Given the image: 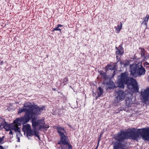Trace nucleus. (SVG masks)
Returning <instances> with one entry per match:
<instances>
[{"mask_svg": "<svg viewBox=\"0 0 149 149\" xmlns=\"http://www.w3.org/2000/svg\"><path fill=\"white\" fill-rule=\"evenodd\" d=\"M117 96L116 99L117 102L123 100L125 97V95L123 91L120 89L118 90L117 92Z\"/></svg>", "mask_w": 149, "mask_h": 149, "instance_id": "1a4fd4ad", "label": "nucleus"}, {"mask_svg": "<svg viewBox=\"0 0 149 149\" xmlns=\"http://www.w3.org/2000/svg\"><path fill=\"white\" fill-rule=\"evenodd\" d=\"M102 134H100V136L99 137L98 139H100H100H101V136Z\"/></svg>", "mask_w": 149, "mask_h": 149, "instance_id": "473e14b6", "label": "nucleus"}, {"mask_svg": "<svg viewBox=\"0 0 149 149\" xmlns=\"http://www.w3.org/2000/svg\"><path fill=\"white\" fill-rule=\"evenodd\" d=\"M131 78L129 76V74L127 72H125L122 73L119 77L117 83L119 87L124 88V85H127L130 82Z\"/></svg>", "mask_w": 149, "mask_h": 149, "instance_id": "423d86ee", "label": "nucleus"}, {"mask_svg": "<svg viewBox=\"0 0 149 149\" xmlns=\"http://www.w3.org/2000/svg\"><path fill=\"white\" fill-rule=\"evenodd\" d=\"M139 49L141 50V56L142 57H144V60H147V56H145V53H146V50L142 48H139Z\"/></svg>", "mask_w": 149, "mask_h": 149, "instance_id": "9b49d317", "label": "nucleus"}, {"mask_svg": "<svg viewBox=\"0 0 149 149\" xmlns=\"http://www.w3.org/2000/svg\"><path fill=\"white\" fill-rule=\"evenodd\" d=\"M130 68L131 74L133 76L136 74L139 76H141L145 74L146 70L141 64L130 65Z\"/></svg>", "mask_w": 149, "mask_h": 149, "instance_id": "39448f33", "label": "nucleus"}, {"mask_svg": "<svg viewBox=\"0 0 149 149\" xmlns=\"http://www.w3.org/2000/svg\"><path fill=\"white\" fill-rule=\"evenodd\" d=\"M55 128L57 130L59 134L60 140L58 144L61 146L62 149H72V146L69 142V139L68 136L66 135V131L63 127L55 126Z\"/></svg>", "mask_w": 149, "mask_h": 149, "instance_id": "20e7f679", "label": "nucleus"}, {"mask_svg": "<svg viewBox=\"0 0 149 149\" xmlns=\"http://www.w3.org/2000/svg\"><path fill=\"white\" fill-rule=\"evenodd\" d=\"M100 139H98V143H99V142H100Z\"/></svg>", "mask_w": 149, "mask_h": 149, "instance_id": "f704fd0d", "label": "nucleus"}, {"mask_svg": "<svg viewBox=\"0 0 149 149\" xmlns=\"http://www.w3.org/2000/svg\"><path fill=\"white\" fill-rule=\"evenodd\" d=\"M100 74L102 75V77L103 79H106L107 78L106 73L102 70L101 71Z\"/></svg>", "mask_w": 149, "mask_h": 149, "instance_id": "412c9836", "label": "nucleus"}, {"mask_svg": "<svg viewBox=\"0 0 149 149\" xmlns=\"http://www.w3.org/2000/svg\"><path fill=\"white\" fill-rule=\"evenodd\" d=\"M6 122L5 121V118H3L2 119V121H1V122L0 123V129L2 130L3 129V127L4 126V125L6 123Z\"/></svg>", "mask_w": 149, "mask_h": 149, "instance_id": "dca6fc26", "label": "nucleus"}, {"mask_svg": "<svg viewBox=\"0 0 149 149\" xmlns=\"http://www.w3.org/2000/svg\"><path fill=\"white\" fill-rule=\"evenodd\" d=\"M141 94L144 102H146L149 97V87L146 88L143 91H141Z\"/></svg>", "mask_w": 149, "mask_h": 149, "instance_id": "6e6552de", "label": "nucleus"}, {"mask_svg": "<svg viewBox=\"0 0 149 149\" xmlns=\"http://www.w3.org/2000/svg\"><path fill=\"white\" fill-rule=\"evenodd\" d=\"M60 31V32L61 33V29H60L59 28V27H58V26H57V27H56L55 28H54L52 30V31Z\"/></svg>", "mask_w": 149, "mask_h": 149, "instance_id": "b1692460", "label": "nucleus"}, {"mask_svg": "<svg viewBox=\"0 0 149 149\" xmlns=\"http://www.w3.org/2000/svg\"><path fill=\"white\" fill-rule=\"evenodd\" d=\"M116 57L117 61L115 63L117 64L118 62H119L121 65H122V64H123V61H121L120 57L118 56H117V55L116 56Z\"/></svg>", "mask_w": 149, "mask_h": 149, "instance_id": "aec40b11", "label": "nucleus"}, {"mask_svg": "<svg viewBox=\"0 0 149 149\" xmlns=\"http://www.w3.org/2000/svg\"><path fill=\"white\" fill-rule=\"evenodd\" d=\"M52 90H53V91H55V88H52Z\"/></svg>", "mask_w": 149, "mask_h": 149, "instance_id": "c9c22d12", "label": "nucleus"}, {"mask_svg": "<svg viewBox=\"0 0 149 149\" xmlns=\"http://www.w3.org/2000/svg\"><path fill=\"white\" fill-rule=\"evenodd\" d=\"M130 80V82L127 85L128 89L132 90L133 93H138L139 87L136 80L133 78H131Z\"/></svg>", "mask_w": 149, "mask_h": 149, "instance_id": "0eeeda50", "label": "nucleus"}, {"mask_svg": "<svg viewBox=\"0 0 149 149\" xmlns=\"http://www.w3.org/2000/svg\"><path fill=\"white\" fill-rule=\"evenodd\" d=\"M116 74V73L115 72V71H114L113 73H112V75H111V78H113L114 77L115 75Z\"/></svg>", "mask_w": 149, "mask_h": 149, "instance_id": "a878e982", "label": "nucleus"}, {"mask_svg": "<svg viewBox=\"0 0 149 149\" xmlns=\"http://www.w3.org/2000/svg\"><path fill=\"white\" fill-rule=\"evenodd\" d=\"M5 136H3L2 137H0V144H2L3 141H4V138Z\"/></svg>", "mask_w": 149, "mask_h": 149, "instance_id": "5701e85b", "label": "nucleus"}, {"mask_svg": "<svg viewBox=\"0 0 149 149\" xmlns=\"http://www.w3.org/2000/svg\"><path fill=\"white\" fill-rule=\"evenodd\" d=\"M144 65H149V63L148 62H146L144 63Z\"/></svg>", "mask_w": 149, "mask_h": 149, "instance_id": "cd10ccee", "label": "nucleus"}, {"mask_svg": "<svg viewBox=\"0 0 149 149\" xmlns=\"http://www.w3.org/2000/svg\"><path fill=\"white\" fill-rule=\"evenodd\" d=\"M0 149H4V148L2 146H0Z\"/></svg>", "mask_w": 149, "mask_h": 149, "instance_id": "7c9ffc66", "label": "nucleus"}, {"mask_svg": "<svg viewBox=\"0 0 149 149\" xmlns=\"http://www.w3.org/2000/svg\"><path fill=\"white\" fill-rule=\"evenodd\" d=\"M36 116H34L32 117V127L34 129L33 131L31 129L27 131L26 132L27 136H31L34 135L37 137L38 139H40V136L38 135V132L36 130V127L38 126L39 127L37 129L38 130H40L42 129H47L49 127V125H45V122L44 120L40 119L36 120Z\"/></svg>", "mask_w": 149, "mask_h": 149, "instance_id": "7ed1b4c3", "label": "nucleus"}, {"mask_svg": "<svg viewBox=\"0 0 149 149\" xmlns=\"http://www.w3.org/2000/svg\"><path fill=\"white\" fill-rule=\"evenodd\" d=\"M68 78L67 77L64 78L63 80V81H61V84H63V85H65L66 84L68 83Z\"/></svg>", "mask_w": 149, "mask_h": 149, "instance_id": "a211bd4d", "label": "nucleus"}, {"mask_svg": "<svg viewBox=\"0 0 149 149\" xmlns=\"http://www.w3.org/2000/svg\"><path fill=\"white\" fill-rule=\"evenodd\" d=\"M31 126L30 125L27 124L23 125L22 128V130L23 131L25 132L26 131L27 132L31 129Z\"/></svg>", "mask_w": 149, "mask_h": 149, "instance_id": "2eb2a0df", "label": "nucleus"}, {"mask_svg": "<svg viewBox=\"0 0 149 149\" xmlns=\"http://www.w3.org/2000/svg\"><path fill=\"white\" fill-rule=\"evenodd\" d=\"M115 68V65L113 66L111 64H108L105 67V70L106 72L109 70H114Z\"/></svg>", "mask_w": 149, "mask_h": 149, "instance_id": "f8f14e48", "label": "nucleus"}, {"mask_svg": "<svg viewBox=\"0 0 149 149\" xmlns=\"http://www.w3.org/2000/svg\"><path fill=\"white\" fill-rule=\"evenodd\" d=\"M115 49L116 50L115 52L116 54L120 56H122L124 53V48L122 45H120L118 47H116Z\"/></svg>", "mask_w": 149, "mask_h": 149, "instance_id": "9d476101", "label": "nucleus"}, {"mask_svg": "<svg viewBox=\"0 0 149 149\" xmlns=\"http://www.w3.org/2000/svg\"><path fill=\"white\" fill-rule=\"evenodd\" d=\"M9 131H10L9 132V134H13V133L12 131H11V130H9Z\"/></svg>", "mask_w": 149, "mask_h": 149, "instance_id": "c85d7f7f", "label": "nucleus"}, {"mask_svg": "<svg viewBox=\"0 0 149 149\" xmlns=\"http://www.w3.org/2000/svg\"><path fill=\"white\" fill-rule=\"evenodd\" d=\"M99 90V92L97 93V96L98 97H100L103 94V90L100 87H99L98 88Z\"/></svg>", "mask_w": 149, "mask_h": 149, "instance_id": "6ab92c4d", "label": "nucleus"}, {"mask_svg": "<svg viewBox=\"0 0 149 149\" xmlns=\"http://www.w3.org/2000/svg\"><path fill=\"white\" fill-rule=\"evenodd\" d=\"M11 126V125L8 124L7 123L3 127V129H5L6 131H8L10 130H12L13 127Z\"/></svg>", "mask_w": 149, "mask_h": 149, "instance_id": "4468645a", "label": "nucleus"}, {"mask_svg": "<svg viewBox=\"0 0 149 149\" xmlns=\"http://www.w3.org/2000/svg\"><path fill=\"white\" fill-rule=\"evenodd\" d=\"M3 118H2L1 117H0V122L2 121V119Z\"/></svg>", "mask_w": 149, "mask_h": 149, "instance_id": "2f4dec72", "label": "nucleus"}, {"mask_svg": "<svg viewBox=\"0 0 149 149\" xmlns=\"http://www.w3.org/2000/svg\"><path fill=\"white\" fill-rule=\"evenodd\" d=\"M122 23L121 22H120V25L118 24V26H115L116 32L118 33H119L120 32L121 29H122Z\"/></svg>", "mask_w": 149, "mask_h": 149, "instance_id": "ddd939ff", "label": "nucleus"}, {"mask_svg": "<svg viewBox=\"0 0 149 149\" xmlns=\"http://www.w3.org/2000/svg\"><path fill=\"white\" fill-rule=\"evenodd\" d=\"M141 136L145 140H149V127L142 129L133 128L127 131L121 130L115 134L113 138L117 141L113 145V149H124L126 145L124 141L128 139L133 140L138 139Z\"/></svg>", "mask_w": 149, "mask_h": 149, "instance_id": "f257e3e1", "label": "nucleus"}, {"mask_svg": "<svg viewBox=\"0 0 149 149\" xmlns=\"http://www.w3.org/2000/svg\"><path fill=\"white\" fill-rule=\"evenodd\" d=\"M57 26L59 27H62L63 26V25L60 24H58L57 25Z\"/></svg>", "mask_w": 149, "mask_h": 149, "instance_id": "c756f323", "label": "nucleus"}, {"mask_svg": "<svg viewBox=\"0 0 149 149\" xmlns=\"http://www.w3.org/2000/svg\"><path fill=\"white\" fill-rule=\"evenodd\" d=\"M45 107L42 106L40 107L36 105H31V103L27 102L24 104L23 108H19L18 113H21L25 112L23 117L20 118H17L14 120L11 126H20L21 123L25 124L29 122L34 116H36L40 114L42 111L45 110Z\"/></svg>", "mask_w": 149, "mask_h": 149, "instance_id": "f03ea898", "label": "nucleus"}, {"mask_svg": "<svg viewBox=\"0 0 149 149\" xmlns=\"http://www.w3.org/2000/svg\"><path fill=\"white\" fill-rule=\"evenodd\" d=\"M147 22H146V21H143L142 22V23H141V24H144L146 26V27H147Z\"/></svg>", "mask_w": 149, "mask_h": 149, "instance_id": "bb28decb", "label": "nucleus"}, {"mask_svg": "<svg viewBox=\"0 0 149 149\" xmlns=\"http://www.w3.org/2000/svg\"><path fill=\"white\" fill-rule=\"evenodd\" d=\"M18 125L12 126L13 129L12 130H14L15 132H18L19 133L20 132V128L18 127Z\"/></svg>", "mask_w": 149, "mask_h": 149, "instance_id": "f3484780", "label": "nucleus"}, {"mask_svg": "<svg viewBox=\"0 0 149 149\" xmlns=\"http://www.w3.org/2000/svg\"><path fill=\"white\" fill-rule=\"evenodd\" d=\"M149 19V15L147 14L146 17H144V21L148 22Z\"/></svg>", "mask_w": 149, "mask_h": 149, "instance_id": "393cba45", "label": "nucleus"}, {"mask_svg": "<svg viewBox=\"0 0 149 149\" xmlns=\"http://www.w3.org/2000/svg\"><path fill=\"white\" fill-rule=\"evenodd\" d=\"M146 56H147V59L149 58V54L148 55Z\"/></svg>", "mask_w": 149, "mask_h": 149, "instance_id": "72a5a7b5", "label": "nucleus"}, {"mask_svg": "<svg viewBox=\"0 0 149 149\" xmlns=\"http://www.w3.org/2000/svg\"><path fill=\"white\" fill-rule=\"evenodd\" d=\"M129 64L130 62L129 61L126 60L125 62L123 61V64L122 65H124L125 66H127Z\"/></svg>", "mask_w": 149, "mask_h": 149, "instance_id": "4be33fe9", "label": "nucleus"}]
</instances>
